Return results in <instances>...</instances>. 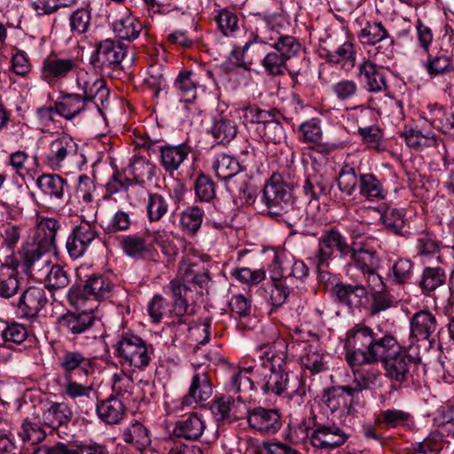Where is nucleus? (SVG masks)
Segmentation results:
<instances>
[{"label": "nucleus", "mask_w": 454, "mask_h": 454, "mask_svg": "<svg viewBox=\"0 0 454 454\" xmlns=\"http://www.w3.org/2000/svg\"><path fill=\"white\" fill-rule=\"evenodd\" d=\"M397 348L396 340L389 334L379 336L373 330L356 324L346 334L345 358L349 366H363L380 362L388 349Z\"/></svg>", "instance_id": "1"}, {"label": "nucleus", "mask_w": 454, "mask_h": 454, "mask_svg": "<svg viewBox=\"0 0 454 454\" xmlns=\"http://www.w3.org/2000/svg\"><path fill=\"white\" fill-rule=\"evenodd\" d=\"M257 356L260 359L261 368L256 372L261 377L257 380L264 394H274L280 395L286 390L292 393L303 395L304 391L293 389L292 382L288 373L285 370L286 362L284 354H276L269 344H263L257 350Z\"/></svg>", "instance_id": "2"}, {"label": "nucleus", "mask_w": 454, "mask_h": 454, "mask_svg": "<svg viewBox=\"0 0 454 454\" xmlns=\"http://www.w3.org/2000/svg\"><path fill=\"white\" fill-rule=\"evenodd\" d=\"M262 200L271 217L289 227L297 224L302 216V211L294 206L291 189L284 182L269 181L264 185Z\"/></svg>", "instance_id": "3"}, {"label": "nucleus", "mask_w": 454, "mask_h": 454, "mask_svg": "<svg viewBox=\"0 0 454 454\" xmlns=\"http://www.w3.org/2000/svg\"><path fill=\"white\" fill-rule=\"evenodd\" d=\"M114 347L115 355L121 364L142 370L152 360V346H148L138 335L123 333Z\"/></svg>", "instance_id": "4"}, {"label": "nucleus", "mask_w": 454, "mask_h": 454, "mask_svg": "<svg viewBox=\"0 0 454 454\" xmlns=\"http://www.w3.org/2000/svg\"><path fill=\"white\" fill-rule=\"evenodd\" d=\"M59 324L67 333L73 336L88 334V337L93 340L105 336L103 324L95 316L93 309L68 311L59 317Z\"/></svg>", "instance_id": "5"}, {"label": "nucleus", "mask_w": 454, "mask_h": 454, "mask_svg": "<svg viewBox=\"0 0 454 454\" xmlns=\"http://www.w3.org/2000/svg\"><path fill=\"white\" fill-rule=\"evenodd\" d=\"M380 361L383 363L386 376L402 383L407 380L411 366L421 362V356L418 347L410 345L408 348H401L398 351L394 348L387 350Z\"/></svg>", "instance_id": "6"}, {"label": "nucleus", "mask_w": 454, "mask_h": 454, "mask_svg": "<svg viewBox=\"0 0 454 454\" xmlns=\"http://www.w3.org/2000/svg\"><path fill=\"white\" fill-rule=\"evenodd\" d=\"M127 53V45L112 39L96 43L90 62L93 68L101 73L117 68Z\"/></svg>", "instance_id": "7"}, {"label": "nucleus", "mask_w": 454, "mask_h": 454, "mask_svg": "<svg viewBox=\"0 0 454 454\" xmlns=\"http://www.w3.org/2000/svg\"><path fill=\"white\" fill-rule=\"evenodd\" d=\"M78 67L76 58L51 54L42 62L40 79L50 87H55L76 72Z\"/></svg>", "instance_id": "8"}, {"label": "nucleus", "mask_w": 454, "mask_h": 454, "mask_svg": "<svg viewBox=\"0 0 454 454\" xmlns=\"http://www.w3.org/2000/svg\"><path fill=\"white\" fill-rule=\"evenodd\" d=\"M334 251L338 252L340 257H346L352 252V247L339 230L331 228L325 231L318 239V249L315 256L318 270L329 265Z\"/></svg>", "instance_id": "9"}, {"label": "nucleus", "mask_w": 454, "mask_h": 454, "mask_svg": "<svg viewBox=\"0 0 454 454\" xmlns=\"http://www.w3.org/2000/svg\"><path fill=\"white\" fill-rule=\"evenodd\" d=\"M357 37L364 45H376L377 53H382L387 59L394 57L395 39L380 22H368Z\"/></svg>", "instance_id": "10"}, {"label": "nucleus", "mask_w": 454, "mask_h": 454, "mask_svg": "<svg viewBox=\"0 0 454 454\" xmlns=\"http://www.w3.org/2000/svg\"><path fill=\"white\" fill-rule=\"evenodd\" d=\"M58 366L62 371L65 380L76 375L87 378L95 372L94 360L79 350H66L58 358Z\"/></svg>", "instance_id": "11"}, {"label": "nucleus", "mask_w": 454, "mask_h": 454, "mask_svg": "<svg viewBox=\"0 0 454 454\" xmlns=\"http://www.w3.org/2000/svg\"><path fill=\"white\" fill-rule=\"evenodd\" d=\"M77 152V143L69 135L61 133L55 136L49 143L45 160L52 169H59L66 161L74 159Z\"/></svg>", "instance_id": "12"}, {"label": "nucleus", "mask_w": 454, "mask_h": 454, "mask_svg": "<svg viewBox=\"0 0 454 454\" xmlns=\"http://www.w3.org/2000/svg\"><path fill=\"white\" fill-rule=\"evenodd\" d=\"M331 292L339 303L352 311H362L369 303L368 291L363 285L338 281L331 287Z\"/></svg>", "instance_id": "13"}, {"label": "nucleus", "mask_w": 454, "mask_h": 454, "mask_svg": "<svg viewBox=\"0 0 454 454\" xmlns=\"http://www.w3.org/2000/svg\"><path fill=\"white\" fill-rule=\"evenodd\" d=\"M249 427L262 434L271 435L282 427L281 416L278 410L263 407L249 409L247 412Z\"/></svg>", "instance_id": "14"}, {"label": "nucleus", "mask_w": 454, "mask_h": 454, "mask_svg": "<svg viewBox=\"0 0 454 454\" xmlns=\"http://www.w3.org/2000/svg\"><path fill=\"white\" fill-rule=\"evenodd\" d=\"M47 302V293L43 287L29 286L20 297L18 313L21 318H35Z\"/></svg>", "instance_id": "15"}, {"label": "nucleus", "mask_w": 454, "mask_h": 454, "mask_svg": "<svg viewBox=\"0 0 454 454\" xmlns=\"http://www.w3.org/2000/svg\"><path fill=\"white\" fill-rule=\"evenodd\" d=\"M348 434L337 425H317L309 439L313 447L317 449H335L346 442Z\"/></svg>", "instance_id": "16"}, {"label": "nucleus", "mask_w": 454, "mask_h": 454, "mask_svg": "<svg viewBox=\"0 0 454 454\" xmlns=\"http://www.w3.org/2000/svg\"><path fill=\"white\" fill-rule=\"evenodd\" d=\"M439 325L434 314L427 309L417 311L410 319V338L430 340L438 332Z\"/></svg>", "instance_id": "17"}, {"label": "nucleus", "mask_w": 454, "mask_h": 454, "mask_svg": "<svg viewBox=\"0 0 454 454\" xmlns=\"http://www.w3.org/2000/svg\"><path fill=\"white\" fill-rule=\"evenodd\" d=\"M212 393V384L207 370L198 366L195 368L189 392L187 395L184 397L182 404L189 405L192 402L200 403L207 401L211 397Z\"/></svg>", "instance_id": "18"}, {"label": "nucleus", "mask_w": 454, "mask_h": 454, "mask_svg": "<svg viewBox=\"0 0 454 454\" xmlns=\"http://www.w3.org/2000/svg\"><path fill=\"white\" fill-rule=\"evenodd\" d=\"M358 77L369 92H384L388 89L385 72L371 60H364L359 65Z\"/></svg>", "instance_id": "19"}, {"label": "nucleus", "mask_w": 454, "mask_h": 454, "mask_svg": "<svg viewBox=\"0 0 454 454\" xmlns=\"http://www.w3.org/2000/svg\"><path fill=\"white\" fill-rule=\"evenodd\" d=\"M350 255L355 266L363 272L368 274V286L372 283L382 286L383 281L376 270L380 265V259L375 251H370L364 248L355 249L352 247Z\"/></svg>", "instance_id": "20"}, {"label": "nucleus", "mask_w": 454, "mask_h": 454, "mask_svg": "<svg viewBox=\"0 0 454 454\" xmlns=\"http://www.w3.org/2000/svg\"><path fill=\"white\" fill-rule=\"evenodd\" d=\"M59 224L53 218L42 219L35 227L33 243L38 245L44 251L55 252L56 234Z\"/></svg>", "instance_id": "21"}, {"label": "nucleus", "mask_w": 454, "mask_h": 454, "mask_svg": "<svg viewBox=\"0 0 454 454\" xmlns=\"http://www.w3.org/2000/svg\"><path fill=\"white\" fill-rule=\"evenodd\" d=\"M169 290L173 296V306L169 309V317L172 322L182 324L185 323L183 317L188 311V301L186 299L189 287L183 284L179 279H173L168 285Z\"/></svg>", "instance_id": "22"}, {"label": "nucleus", "mask_w": 454, "mask_h": 454, "mask_svg": "<svg viewBox=\"0 0 454 454\" xmlns=\"http://www.w3.org/2000/svg\"><path fill=\"white\" fill-rule=\"evenodd\" d=\"M275 117H270L262 125H259L254 134L256 139L265 143L280 144L286 137L285 129L280 122L286 120L278 109L274 113Z\"/></svg>", "instance_id": "23"}, {"label": "nucleus", "mask_w": 454, "mask_h": 454, "mask_svg": "<svg viewBox=\"0 0 454 454\" xmlns=\"http://www.w3.org/2000/svg\"><path fill=\"white\" fill-rule=\"evenodd\" d=\"M325 59L334 65H340L343 69H349L356 64V50L354 44L346 41L339 46L329 44L324 48Z\"/></svg>", "instance_id": "24"}, {"label": "nucleus", "mask_w": 454, "mask_h": 454, "mask_svg": "<svg viewBox=\"0 0 454 454\" xmlns=\"http://www.w3.org/2000/svg\"><path fill=\"white\" fill-rule=\"evenodd\" d=\"M206 428V423L197 413H192L176 421L173 434L189 441L199 440Z\"/></svg>", "instance_id": "25"}, {"label": "nucleus", "mask_w": 454, "mask_h": 454, "mask_svg": "<svg viewBox=\"0 0 454 454\" xmlns=\"http://www.w3.org/2000/svg\"><path fill=\"white\" fill-rule=\"evenodd\" d=\"M121 439L139 451L145 450L152 442L150 431L139 421H135L124 427Z\"/></svg>", "instance_id": "26"}, {"label": "nucleus", "mask_w": 454, "mask_h": 454, "mask_svg": "<svg viewBox=\"0 0 454 454\" xmlns=\"http://www.w3.org/2000/svg\"><path fill=\"white\" fill-rule=\"evenodd\" d=\"M86 109L90 108L77 93H64L59 100L55 102V113L67 120H72Z\"/></svg>", "instance_id": "27"}, {"label": "nucleus", "mask_w": 454, "mask_h": 454, "mask_svg": "<svg viewBox=\"0 0 454 454\" xmlns=\"http://www.w3.org/2000/svg\"><path fill=\"white\" fill-rule=\"evenodd\" d=\"M113 29L119 39L133 41L142 31V23L131 13L125 12L113 22Z\"/></svg>", "instance_id": "28"}, {"label": "nucleus", "mask_w": 454, "mask_h": 454, "mask_svg": "<svg viewBox=\"0 0 454 454\" xmlns=\"http://www.w3.org/2000/svg\"><path fill=\"white\" fill-rule=\"evenodd\" d=\"M270 44L274 50L286 60L295 57L301 50V44L297 38L292 35H278L277 37H265L260 44Z\"/></svg>", "instance_id": "29"}, {"label": "nucleus", "mask_w": 454, "mask_h": 454, "mask_svg": "<svg viewBox=\"0 0 454 454\" xmlns=\"http://www.w3.org/2000/svg\"><path fill=\"white\" fill-rule=\"evenodd\" d=\"M49 251H44L42 247H39L38 245L34 243L27 244L22 248V259L23 264L32 276H35L40 273L42 269L41 265L43 268H49V261L43 260V255Z\"/></svg>", "instance_id": "30"}, {"label": "nucleus", "mask_w": 454, "mask_h": 454, "mask_svg": "<svg viewBox=\"0 0 454 454\" xmlns=\"http://www.w3.org/2000/svg\"><path fill=\"white\" fill-rule=\"evenodd\" d=\"M209 133L217 144L226 145L237 136L238 127L233 120L220 115L213 120Z\"/></svg>", "instance_id": "31"}, {"label": "nucleus", "mask_w": 454, "mask_h": 454, "mask_svg": "<svg viewBox=\"0 0 454 454\" xmlns=\"http://www.w3.org/2000/svg\"><path fill=\"white\" fill-rule=\"evenodd\" d=\"M302 188L310 203L313 200L318 201L321 197L325 196L330 191L331 184L322 174L314 172L306 176Z\"/></svg>", "instance_id": "32"}, {"label": "nucleus", "mask_w": 454, "mask_h": 454, "mask_svg": "<svg viewBox=\"0 0 454 454\" xmlns=\"http://www.w3.org/2000/svg\"><path fill=\"white\" fill-rule=\"evenodd\" d=\"M97 413L106 424H117L124 417L125 406L117 397L110 396L97 405Z\"/></svg>", "instance_id": "33"}, {"label": "nucleus", "mask_w": 454, "mask_h": 454, "mask_svg": "<svg viewBox=\"0 0 454 454\" xmlns=\"http://www.w3.org/2000/svg\"><path fill=\"white\" fill-rule=\"evenodd\" d=\"M20 278L16 268L2 264L0 266V297L10 299L19 291Z\"/></svg>", "instance_id": "34"}, {"label": "nucleus", "mask_w": 454, "mask_h": 454, "mask_svg": "<svg viewBox=\"0 0 454 454\" xmlns=\"http://www.w3.org/2000/svg\"><path fill=\"white\" fill-rule=\"evenodd\" d=\"M276 110L277 108L265 110L257 105L249 104L241 109V118L245 126L254 134L259 125H262L270 117H275Z\"/></svg>", "instance_id": "35"}, {"label": "nucleus", "mask_w": 454, "mask_h": 454, "mask_svg": "<svg viewBox=\"0 0 454 454\" xmlns=\"http://www.w3.org/2000/svg\"><path fill=\"white\" fill-rule=\"evenodd\" d=\"M384 285L382 286L374 283H372L369 286L372 289L371 294V304H367V309L371 316L378 315L379 313L385 311L395 305V298L391 295L387 291L384 289Z\"/></svg>", "instance_id": "36"}, {"label": "nucleus", "mask_w": 454, "mask_h": 454, "mask_svg": "<svg viewBox=\"0 0 454 454\" xmlns=\"http://www.w3.org/2000/svg\"><path fill=\"white\" fill-rule=\"evenodd\" d=\"M36 185L44 194L56 200H62L67 183L59 175L43 174L36 179Z\"/></svg>", "instance_id": "37"}, {"label": "nucleus", "mask_w": 454, "mask_h": 454, "mask_svg": "<svg viewBox=\"0 0 454 454\" xmlns=\"http://www.w3.org/2000/svg\"><path fill=\"white\" fill-rule=\"evenodd\" d=\"M190 148L183 144L177 146H163L160 148V160L167 171L176 170L188 156Z\"/></svg>", "instance_id": "38"}, {"label": "nucleus", "mask_w": 454, "mask_h": 454, "mask_svg": "<svg viewBox=\"0 0 454 454\" xmlns=\"http://www.w3.org/2000/svg\"><path fill=\"white\" fill-rule=\"evenodd\" d=\"M359 193L368 200H383L386 191L380 180L371 173L361 174L358 182Z\"/></svg>", "instance_id": "39"}, {"label": "nucleus", "mask_w": 454, "mask_h": 454, "mask_svg": "<svg viewBox=\"0 0 454 454\" xmlns=\"http://www.w3.org/2000/svg\"><path fill=\"white\" fill-rule=\"evenodd\" d=\"M380 220L386 229L398 236L406 237L409 233L407 221L402 210L396 208H387L380 216Z\"/></svg>", "instance_id": "40"}, {"label": "nucleus", "mask_w": 454, "mask_h": 454, "mask_svg": "<svg viewBox=\"0 0 454 454\" xmlns=\"http://www.w3.org/2000/svg\"><path fill=\"white\" fill-rule=\"evenodd\" d=\"M106 192L110 194H114L122 191L127 192V197L130 198L132 192L138 190L141 196H145L147 192L145 187H137L133 184L132 180L127 177L124 174L115 171L110 177L106 184Z\"/></svg>", "instance_id": "41"}, {"label": "nucleus", "mask_w": 454, "mask_h": 454, "mask_svg": "<svg viewBox=\"0 0 454 454\" xmlns=\"http://www.w3.org/2000/svg\"><path fill=\"white\" fill-rule=\"evenodd\" d=\"M227 181V190L234 198L247 204L254 201V189L250 186L247 175H236Z\"/></svg>", "instance_id": "42"}, {"label": "nucleus", "mask_w": 454, "mask_h": 454, "mask_svg": "<svg viewBox=\"0 0 454 454\" xmlns=\"http://www.w3.org/2000/svg\"><path fill=\"white\" fill-rule=\"evenodd\" d=\"M445 270L437 267H426L419 281V286L424 294L433 292L445 284Z\"/></svg>", "instance_id": "43"}, {"label": "nucleus", "mask_w": 454, "mask_h": 454, "mask_svg": "<svg viewBox=\"0 0 454 454\" xmlns=\"http://www.w3.org/2000/svg\"><path fill=\"white\" fill-rule=\"evenodd\" d=\"M441 250V241L431 231H424L418 234L415 251L419 257H431Z\"/></svg>", "instance_id": "44"}, {"label": "nucleus", "mask_w": 454, "mask_h": 454, "mask_svg": "<svg viewBox=\"0 0 454 454\" xmlns=\"http://www.w3.org/2000/svg\"><path fill=\"white\" fill-rule=\"evenodd\" d=\"M113 289L112 281L102 275H92L85 281V292L97 301L110 297Z\"/></svg>", "instance_id": "45"}, {"label": "nucleus", "mask_w": 454, "mask_h": 454, "mask_svg": "<svg viewBox=\"0 0 454 454\" xmlns=\"http://www.w3.org/2000/svg\"><path fill=\"white\" fill-rule=\"evenodd\" d=\"M72 418V411L64 403H54L44 411L43 419L51 428H58L67 424Z\"/></svg>", "instance_id": "46"}, {"label": "nucleus", "mask_w": 454, "mask_h": 454, "mask_svg": "<svg viewBox=\"0 0 454 454\" xmlns=\"http://www.w3.org/2000/svg\"><path fill=\"white\" fill-rule=\"evenodd\" d=\"M129 172L132 183L137 187H145L147 180H150L154 175L153 166L145 160L139 158L133 160L129 166Z\"/></svg>", "instance_id": "47"}, {"label": "nucleus", "mask_w": 454, "mask_h": 454, "mask_svg": "<svg viewBox=\"0 0 454 454\" xmlns=\"http://www.w3.org/2000/svg\"><path fill=\"white\" fill-rule=\"evenodd\" d=\"M427 61L423 63L427 74L432 76H437L450 73L454 70L450 58L442 53L432 55L427 53Z\"/></svg>", "instance_id": "48"}, {"label": "nucleus", "mask_w": 454, "mask_h": 454, "mask_svg": "<svg viewBox=\"0 0 454 454\" xmlns=\"http://www.w3.org/2000/svg\"><path fill=\"white\" fill-rule=\"evenodd\" d=\"M216 176L223 180L233 178L240 171L239 162L227 154H220L213 164Z\"/></svg>", "instance_id": "49"}, {"label": "nucleus", "mask_w": 454, "mask_h": 454, "mask_svg": "<svg viewBox=\"0 0 454 454\" xmlns=\"http://www.w3.org/2000/svg\"><path fill=\"white\" fill-rule=\"evenodd\" d=\"M109 90L106 87V81L102 78H95V82L91 88V92L87 96L84 101L88 107L97 109L102 114V107L108 100Z\"/></svg>", "instance_id": "50"}, {"label": "nucleus", "mask_w": 454, "mask_h": 454, "mask_svg": "<svg viewBox=\"0 0 454 454\" xmlns=\"http://www.w3.org/2000/svg\"><path fill=\"white\" fill-rule=\"evenodd\" d=\"M45 286L49 290H58L65 288L70 282L69 274L64 268L59 264H54L44 269Z\"/></svg>", "instance_id": "51"}, {"label": "nucleus", "mask_w": 454, "mask_h": 454, "mask_svg": "<svg viewBox=\"0 0 454 454\" xmlns=\"http://www.w3.org/2000/svg\"><path fill=\"white\" fill-rule=\"evenodd\" d=\"M203 210L198 207H190L180 215L181 229L188 233L195 234L201 226Z\"/></svg>", "instance_id": "52"}, {"label": "nucleus", "mask_w": 454, "mask_h": 454, "mask_svg": "<svg viewBox=\"0 0 454 454\" xmlns=\"http://www.w3.org/2000/svg\"><path fill=\"white\" fill-rule=\"evenodd\" d=\"M168 211V200L159 193H148L146 215L150 222H158Z\"/></svg>", "instance_id": "53"}, {"label": "nucleus", "mask_w": 454, "mask_h": 454, "mask_svg": "<svg viewBox=\"0 0 454 454\" xmlns=\"http://www.w3.org/2000/svg\"><path fill=\"white\" fill-rule=\"evenodd\" d=\"M192 71H182L175 82L179 97L185 102H191L196 98V84L192 79Z\"/></svg>", "instance_id": "54"}, {"label": "nucleus", "mask_w": 454, "mask_h": 454, "mask_svg": "<svg viewBox=\"0 0 454 454\" xmlns=\"http://www.w3.org/2000/svg\"><path fill=\"white\" fill-rule=\"evenodd\" d=\"M124 253L133 258H144L150 252L146 241L142 237L126 236L121 241Z\"/></svg>", "instance_id": "55"}, {"label": "nucleus", "mask_w": 454, "mask_h": 454, "mask_svg": "<svg viewBox=\"0 0 454 454\" xmlns=\"http://www.w3.org/2000/svg\"><path fill=\"white\" fill-rule=\"evenodd\" d=\"M245 35H247V42L242 46L237 45L233 48L230 55V59H233L234 66L249 69L247 67V64L244 61V55L250 48L258 49L261 44L260 42H258V35L254 32H246Z\"/></svg>", "instance_id": "56"}, {"label": "nucleus", "mask_w": 454, "mask_h": 454, "mask_svg": "<svg viewBox=\"0 0 454 454\" xmlns=\"http://www.w3.org/2000/svg\"><path fill=\"white\" fill-rule=\"evenodd\" d=\"M24 442H30L32 445L38 444L46 437V433L41 425L25 419L19 433Z\"/></svg>", "instance_id": "57"}, {"label": "nucleus", "mask_w": 454, "mask_h": 454, "mask_svg": "<svg viewBox=\"0 0 454 454\" xmlns=\"http://www.w3.org/2000/svg\"><path fill=\"white\" fill-rule=\"evenodd\" d=\"M286 59L277 51L268 52L262 65L270 75H282L287 70Z\"/></svg>", "instance_id": "58"}, {"label": "nucleus", "mask_w": 454, "mask_h": 454, "mask_svg": "<svg viewBox=\"0 0 454 454\" xmlns=\"http://www.w3.org/2000/svg\"><path fill=\"white\" fill-rule=\"evenodd\" d=\"M194 189L200 201L211 202L215 198V185L209 176L200 174L196 179Z\"/></svg>", "instance_id": "59"}, {"label": "nucleus", "mask_w": 454, "mask_h": 454, "mask_svg": "<svg viewBox=\"0 0 454 454\" xmlns=\"http://www.w3.org/2000/svg\"><path fill=\"white\" fill-rule=\"evenodd\" d=\"M72 232L74 236L77 237L90 249L91 247L101 242L96 227L88 222H82L72 230Z\"/></svg>", "instance_id": "60"}, {"label": "nucleus", "mask_w": 454, "mask_h": 454, "mask_svg": "<svg viewBox=\"0 0 454 454\" xmlns=\"http://www.w3.org/2000/svg\"><path fill=\"white\" fill-rule=\"evenodd\" d=\"M357 133L368 148L378 152L382 150L380 143L383 137V131L378 126L359 127Z\"/></svg>", "instance_id": "61"}, {"label": "nucleus", "mask_w": 454, "mask_h": 454, "mask_svg": "<svg viewBox=\"0 0 454 454\" xmlns=\"http://www.w3.org/2000/svg\"><path fill=\"white\" fill-rule=\"evenodd\" d=\"M301 139L304 143H317L321 140L323 132L318 119H310L302 122L299 127Z\"/></svg>", "instance_id": "62"}, {"label": "nucleus", "mask_w": 454, "mask_h": 454, "mask_svg": "<svg viewBox=\"0 0 454 454\" xmlns=\"http://www.w3.org/2000/svg\"><path fill=\"white\" fill-rule=\"evenodd\" d=\"M90 12L85 8L77 9L69 18L70 29L73 34L85 33L90 24Z\"/></svg>", "instance_id": "63"}, {"label": "nucleus", "mask_w": 454, "mask_h": 454, "mask_svg": "<svg viewBox=\"0 0 454 454\" xmlns=\"http://www.w3.org/2000/svg\"><path fill=\"white\" fill-rule=\"evenodd\" d=\"M33 454H82V449L81 445L74 442H57L52 446H40L34 450Z\"/></svg>", "instance_id": "64"}]
</instances>
